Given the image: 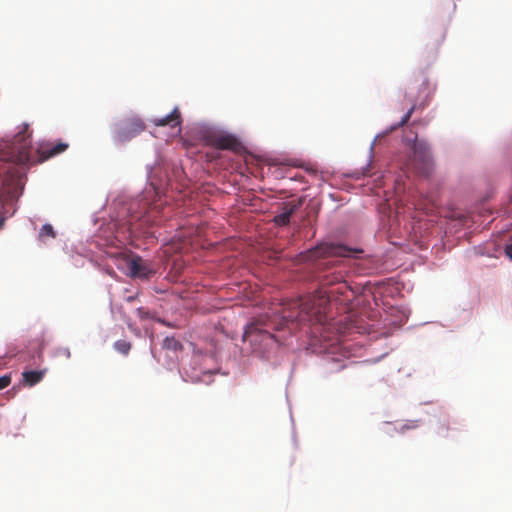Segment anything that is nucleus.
I'll return each mask as SVG.
<instances>
[{
	"mask_svg": "<svg viewBox=\"0 0 512 512\" xmlns=\"http://www.w3.org/2000/svg\"><path fill=\"white\" fill-rule=\"evenodd\" d=\"M345 288L346 286L344 284H340V286L335 289H321L315 294L302 299L299 305L300 319L316 322L323 321L331 297L335 293H343V289Z\"/></svg>",
	"mask_w": 512,
	"mask_h": 512,
	"instance_id": "1",
	"label": "nucleus"
},
{
	"mask_svg": "<svg viewBox=\"0 0 512 512\" xmlns=\"http://www.w3.org/2000/svg\"><path fill=\"white\" fill-rule=\"evenodd\" d=\"M28 124H23L20 131L9 141L6 148V160L23 165L30 160L31 134Z\"/></svg>",
	"mask_w": 512,
	"mask_h": 512,
	"instance_id": "2",
	"label": "nucleus"
},
{
	"mask_svg": "<svg viewBox=\"0 0 512 512\" xmlns=\"http://www.w3.org/2000/svg\"><path fill=\"white\" fill-rule=\"evenodd\" d=\"M413 166L417 173L429 176L433 171L430 147L425 141H416L413 145Z\"/></svg>",
	"mask_w": 512,
	"mask_h": 512,
	"instance_id": "3",
	"label": "nucleus"
},
{
	"mask_svg": "<svg viewBox=\"0 0 512 512\" xmlns=\"http://www.w3.org/2000/svg\"><path fill=\"white\" fill-rule=\"evenodd\" d=\"M145 129L144 122L138 117L124 119L114 128V138L121 143L127 142L139 135Z\"/></svg>",
	"mask_w": 512,
	"mask_h": 512,
	"instance_id": "4",
	"label": "nucleus"
},
{
	"mask_svg": "<svg viewBox=\"0 0 512 512\" xmlns=\"http://www.w3.org/2000/svg\"><path fill=\"white\" fill-rule=\"evenodd\" d=\"M360 250L337 243H322L309 251L310 258L350 257Z\"/></svg>",
	"mask_w": 512,
	"mask_h": 512,
	"instance_id": "5",
	"label": "nucleus"
},
{
	"mask_svg": "<svg viewBox=\"0 0 512 512\" xmlns=\"http://www.w3.org/2000/svg\"><path fill=\"white\" fill-rule=\"evenodd\" d=\"M130 275L134 278L147 279L153 274L145 260L139 256L132 257L128 262Z\"/></svg>",
	"mask_w": 512,
	"mask_h": 512,
	"instance_id": "6",
	"label": "nucleus"
},
{
	"mask_svg": "<svg viewBox=\"0 0 512 512\" xmlns=\"http://www.w3.org/2000/svg\"><path fill=\"white\" fill-rule=\"evenodd\" d=\"M69 145L64 142H57L55 144L53 143H46L41 144L39 149L37 150L38 153V159L40 162H44L58 154L63 153L68 149Z\"/></svg>",
	"mask_w": 512,
	"mask_h": 512,
	"instance_id": "7",
	"label": "nucleus"
},
{
	"mask_svg": "<svg viewBox=\"0 0 512 512\" xmlns=\"http://www.w3.org/2000/svg\"><path fill=\"white\" fill-rule=\"evenodd\" d=\"M244 339L251 343L261 341L264 342L266 346L274 342V336L267 331L261 330L257 324H251L246 328Z\"/></svg>",
	"mask_w": 512,
	"mask_h": 512,
	"instance_id": "8",
	"label": "nucleus"
},
{
	"mask_svg": "<svg viewBox=\"0 0 512 512\" xmlns=\"http://www.w3.org/2000/svg\"><path fill=\"white\" fill-rule=\"evenodd\" d=\"M181 122H182L181 113L177 107H175L170 114H168L164 117H161V118H155L153 120V123L156 126H161V127L170 126L171 128L180 126Z\"/></svg>",
	"mask_w": 512,
	"mask_h": 512,
	"instance_id": "9",
	"label": "nucleus"
},
{
	"mask_svg": "<svg viewBox=\"0 0 512 512\" xmlns=\"http://www.w3.org/2000/svg\"><path fill=\"white\" fill-rule=\"evenodd\" d=\"M214 143L219 149L237 150L240 146L238 140L232 135H220L215 137Z\"/></svg>",
	"mask_w": 512,
	"mask_h": 512,
	"instance_id": "10",
	"label": "nucleus"
},
{
	"mask_svg": "<svg viewBox=\"0 0 512 512\" xmlns=\"http://www.w3.org/2000/svg\"><path fill=\"white\" fill-rule=\"evenodd\" d=\"M297 205H287L284 207V211L274 217V222L279 226H285L289 224L291 216L296 211Z\"/></svg>",
	"mask_w": 512,
	"mask_h": 512,
	"instance_id": "11",
	"label": "nucleus"
},
{
	"mask_svg": "<svg viewBox=\"0 0 512 512\" xmlns=\"http://www.w3.org/2000/svg\"><path fill=\"white\" fill-rule=\"evenodd\" d=\"M44 376L43 371H25L22 373L23 381L29 386L39 383Z\"/></svg>",
	"mask_w": 512,
	"mask_h": 512,
	"instance_id": "12",
	"label": "nucleus"
},
{
	"mask_svg": "<svg viewBox=\"0 0 512 512\" xmlns=\"http://www.w3.org/2000/svg\"><path fill=\"white\" fill-rule=\"evenodd\" d=\"M411 94H412L411 92H407L406 93V97H409V100L412 103V106L407 111V113L403 116L402 120L399 122L397 127L404 126L409 121V119L411 118L413 112L416 109V101H417V99L415 97H413Z\"/></svg>",
	"mask_w": 512,
	"mask_h": 512,
	"instance_id": "13",
	"label": "nucleus"
},
{
	"mask_svg": "<svg viewBox=\"0 0 512 512\" xmlns=\"http://www.w3.org/2000/svg\"><path fill=\"white\" fill-rule=\"evenodd\" d=\"M411 94H412L411 92H407L406 93V97H409V100L412 103V106L407 111V113L403 116L402 120L399 122L397 127L404 126L409 121V119L411 118L413 112L416 109V101H417V99L415 97H413Z\"/></svg>",
	"mask_w": 512,
	"mask_h": 512,
	"instance_id": "14",
	"label": "nucleus"
},
{
	"mask_svg": "<svg viewBox=\"0 0 512 512\" xmlns=\"http://www.w3.org/2000/svg\"><path fill=\"white\" fill-rule=\"evenodd\" d=\"M56 237V233L51 224H44L39 232V238L41 241H45L46 238L54 239Z\"/></svg>",
	"mask_w": 512,
	"mask_h": 512,
	"instance_id": "15",
	"label": "nucleus"
},
{
	"mask_svg": "<svg viewBox=\"0 0 512 512\" xmlns=\"http://www.w3.org/2000/svg\"><path fill=\"white\" fill-rule=\"evenodd\" d=\"M163 346L169 350H179L182 348L181 343L174 337H166L163 342Z\"/></svg>",
	"mask_w": 512,
	"mask_h": 512,
	"instance_id": "16",
	"label": "nucleus"
},
{
	"mask_svg": "<svg viewBox=\"0 0 512 512\" xmlns=\"http://www.w3.org/2000/svg\"><path fill=\"white\" fill-rule=\"evenodd\" d=\"M114 348L121 354L127 355L131 349L130 342L126 340H118L114 343Z\"/></svg>",
	"mask_w": 512,
	"mask_h": 512,
	"instance_id": "17",
	"label": "nucleus"
},
{
	"mask_svg": "<svg viewBox=\"0 0 512 512\" xmlns=\"http://www.w3.org/2000/svg\"><path fill=\"white\" fill-rule=\"evenodd\" d=\"M53 356L57 358L69 359L71 353L68 347L60 346L54 349Z\"/></svg>",
	"mask_w": 512,
	"mask_h": 512,
	"instance_id": "18",
	"label": "nucleus"
},
{
	"mask_svg": "<svg viewBox=\"0 0 512 512\" xmlns=\"http://www.w3.org/2000/svg\"><path fill=\"white\" fill-rule=\"evenodd\" d=\"M157 205L154 204L151 206L147 212V214L143 215L139 220L145 224L152 223V217H154V211L157 209Z\"/></svg>",
	"mask_w": 512,
	"mask_h": 512,
	"instance_id": "19",
	"label": "nucleus"
},
{
	"mask_svg": "<svg viewBox=\"0 0 512 512\" xmlns=\"http://www.w3.org/2000/svg\"><path fill=\"white\" fill-rule=\"evenodd\" d=\"M11 382V377L4 375L0 377V390L6 388Z\"/></svg>",
	"mask_w": 512,
	"mask_h": 512,
	"instance_id": "20",
	"label": "nucleus"
},
{
	"mask_svg": "<svg viewBox=\"0 0 512 512\" xmlns=\"http://www.w3.org/2000/svg\"><path fill=\"white\" fill-rule=\"evenodd\" d=\"M141 227H142V225H136V224L132 223V221H130L128 230L130 233H133V232H136L139 229H141Z\"/></svg>",
	"mask_w": 512,
	"mask_h": 512,
	"instance_id": "21",
	"label": "nucleus"
},
{
	"mask_svg": "<svg viewBox=\"0 0 512 512\" xmlns=\"http://www.w3.org/2000/svg\"><path fill=\"white\" fill-rule=\"evenodd\" d=\"M506 255L512 260V243L505 249Z\"/></svg>",
	"mask_w": 512,
	"mask_h": 512,
	"instance_id": "22",
	"label": "nucleus"
},
{
	"mask_svg": "<svg viewBox=\"0 0 512 512\" xmlns=\"http://www.w3.org/2000/svg\"><path fill=\"white\" fill-rule=\"evenodd\" d=\"M4 223H5V218L4 217H0V230L3 228Z\"/></svg>",
	"mask_w": 512,
	"mask_h": 512,
	"instance_id": "23",
	"label": "nucleus"
},
{
	"mask_svg": "<svg viewBox=\"0 0 512 512\" xmlns=\"http://www.w3.org/2000/svg\"><path fill=\"white\" fill-rule=\"evenodd\" d=\"M138 313H139V315H140L142 318H143V317H145V316H146V314H147V313H144V312H143V309H142V308H139V309H138Z\"/></svg>",
	"mask_w": 512,
	"mask_h": 512,
	"instance_id": "24",
	"label": "nucleus"
}]
</instances>
